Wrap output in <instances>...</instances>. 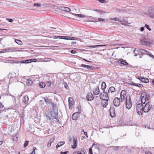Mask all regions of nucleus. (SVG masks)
Here are the masks:
<instances>
[{
  "mask_svg": "<svg viewBox=\"0 0 154 154\" xmlns=\"http://www.w3.org/2000/svg\"><path fill=\"white\" fill-rule=\"evenodd\" d=\"M150 98L149 95L146 92H143L141 95V101L143 104L148 101Z\"/></svg>",
  "mask_w": 154,
  "mask_h": 154,
  "instance_id": "obj_1",
  "label": "nucleus"
},
{
  "mask_svg": "<svg viewBox=\"0 0 154 154\" xmlns=\"http://www.w3.org/2000/svg\"><path fill=\"white\" fill-rule=\"evenodd\" d=\"M125 100V106L126 108L128 109H130L132 107V103L130 96L128 95Z\"/></svg>",
  "mask_w": 154,
  "mask_h": 154,
  "instance_id": "obj_2",
  "label": "nucleus"
},
{
  "mask_svg": "<svg viewBox=\"0 0 154 154\" xmlns=\"http://www.w3.org/2000/svg\"><path fill=\"white\" fill-rule=\"evenodd\" d=\"M136 111L139 115H142L143 110V106L142 104H137L136 106Z\"/></svg>",
  "mask_w": 154,
  "mask_h": 154,
  "instance_id": "obj_3",
  "label": "nucleus"
},
{
  "mask_svg": "<svg viewBox=\"0 0 154 154\" xmlns=\"http://www.w3.org/2000/svg\"><path fill=\"white\" fill-rule=\"evenodd\" d=\"M54 38H60L67 40H74L75 38L74 37L63 36H55L53 37Z\"/></svg>",
  "mask_w": 154,
  "mask_h": 154,
  "instance_id": "obj_4",
  "label": "nucleus"
},
{
  "mask_svg": "<svg viewBox=\"0 0 154 154\" xmlns=\"http://www.w3.org/2000/svg\"><path fill=\"white\" fill-rule=\"evenodd\" d=\"M152 107V106L151 103L149 102H148L146 104L143 108L144 112H148L151 109Z\"/></svg>",
  "mask_w": 154,
  "mask_h": 154,
  "instance_id": "obj_5",
  "label": "nucleus"
},
{
  "mask_svg": "<svg viewBox=\"0 0 154 154\" xmlns=\"http://www.w3.org/2000/svg\"><path fill=\"white\" fill-rule=\"evenodd\" d=\"M128 96V95H126V92L125 90H122L120 94L121 102L124 101Z\"/></svg>",
  "mask_w": 154,
  "mask_h": 154,
  "instance_id": "obj_6",
  "label": "nucleus"
},
{
  "mask_svg": "<svg viewBox=\"0 0 154 154\" xmlns=\"http://www.w3.org/2000/svg\"><path fill=\"white\" fill-rule=\"evenodd\" d=\"M100 97L101 100H108L109 99L108 94L106 92H105V91H103V94H100Z\"/></svg>",
  "mask_w": 154,
  "mask_h": 154,
  "instance_id": "obj_7",
  "label": "nucleus"
},
{
  "mask_svg": "<svg viewBox=\"0 0 154 154\" xmlns=\"http://www.w3.org/2000/svg\"><path fill=\"white\" fill-rule=\"evenodd\" d=\"M46 118L47 119V120H52L51 118V110L49 109L48 110L46 111L45 113V114Z\"/></svg>",
  "mask_w": 154,
  "mask_h": 154,
  "instance_id": "obj_8",
  "label": "nucleus"
},
{
  "mask_svg": "<svg viewBox=\"0 0 154 154\" xmlns=\"http://www.w3.org/2000/svg\"><path fill=\"white\" fill-rule=\"evenodd\" d=\"M51 118L52 120L54 119H55L57 120L58 119V112L57 111L55 112L54 111H51Z\"/></svg>",
  "mask_w": 154,
  "mask_h": 154,
  "instance_id": "obj_9",
  "label": "nucleus"
},
{
  "mask_svg": "<svg viewBox=\"0 0 154 154\" xmlns=\"http://www.w3.org/2000/svg\"><path fill=\"white\" fill-rule=\"evenodd\" d=\"M120 100L119 98L115 97L113 100V104L114 106L116 107L119 106L120 105Z\"/></svg>",
  "mask_w": 154,
  "mask_h": 154,
  "instance_id": "obj_10",
  "label": "nucleus"
},
{
  "mask_svg": "<svg viewBox=\"0 0 154 154\" xmlns=\"http://www.w3.org/2000/svg\"><path fill=\"white\" fill-rule=\"evenodd\" d=\"M137 79H139L143 82L145 83H147L149 82V80L148 79L144 78L141 76L138 77Z\"/></svg>",
  "mask_w": 154,
  "mask_h": 154,
  "instance_id": "obj_11",
  "label": "nucleus"
},
{
  "mask_svg": "<svg viewBox=\"0 0 154 154\" xmlns=\"http://www.w3.org/2000/svg\"><path fill=\"white\" fill-rule=\"evenodd\" d=\"M116 92V89L114 87L111 86L109 88L108 91V93L109 95L112 94H114Z\"/></svg>",
  "mask_w": 154,
  "mask_h": 154,
  "instance_id": "obj_12",
  "label": "nucleus"
},
{
  "mask_svg": "<svg viewBox=\"0 0 154 154\" xmlns=\"http://www.w3.org/2000/svg\"><path fill=\"white\" fill-rule=\"evenodd\" d=\"M86 98L88 101H91L94 99V97L93 94L91 93H89L86 96Z\"/></svg>",
  "mask_w": 154,
  "mask_h": 154,
  "instance_id": "obj_13",
  "label": "nucleus"
},
{
  "mask_svg": "<svg viewBox=\"0 0 154 154\" xmlns=\"http://www.w3.org/2000/svg\"><path fill=\"white\" fill-rule=\"evenodd\" d=\"M110 115L112 117H114L116 116L115 110L113 107H110L109 109Z\"/></svg>",
  "mask_w": 154,
  "mask_h": 154,
  "instance_id": "obj_14",
  "label": "nucleus"
},
{
  "mask_svg": "<svg viewBox=\"0 0 154 154\" xmlns=\"http://www.w3.org/2000/svg\"><path fill=\"white\" fill-rule=\"evenodd\" d=\"M45 61L44 59H33L30 60V62H44Z\"/></svg>",
  "mask_w": 154,
  "mask_h": 154,
  "instance_id": "obj_15",
  "label": "nucleus"
},
{
  "mask_svg": "<svg viewBox=\"0 0 154 154\" xmlns=\"http://www.w3.org/2000/svg\"><path fill=\"white\" fill-rule=\"evenodd\" d=\"M93 92L94 94L95 95H97L99 94L100 91L99 87L97 86H96L93 90Z\"/></svg>",
  "mask_w": 154,
  "mask_h": 154,
  "instance_id": "obj_16",
  "label": "nucleus"
},
{
  "mask_svg": "<svg viewBox=\"0 0 154 154\" xmlns=\"http://www.w3.org/2000/svg\"><path fill=\"white\" fill-rule=\"evenodd\" d=\"M79 116V114L78 112H76L73 114L72 116V119L73 120H77Z\"/></svg>",
  "mask_w": 154,
  "mask_h": 154,
  "instance_id": "obj_17",
  "label": "nucleus"
},
{
  "mask_svg": "<svg viewBox=\"0 0 154 154\" xmlns=\"http://www.w3.org/2000/svg\"><path fill=\"white\" fill-rule=\"evenodd\" d=\"M73 145L72 146V148L74 149L75 148L77 147V138L76 137H73Z\"/></svg>",
  "mask_w": 154,
  "mask_h": 154,
  "instance_id": "obj_18",
  "label": "nucleus"
},
{
  "mask_svg": "<svg viewBox=\"0 0 154 154\" xmlns=\"http://www.w3.org/2000/svg\"><path fill=\"white\" fill-rule=\"evenodd\" d=\"M22 100L25 104H27L29 100V98L28 96H23L22 98Z\"/></svg>",
  "mask_w": 154,
  "mask_h": 154,
  "instance_id": "obj_19",
  "label": "nucleus"
},
{
  "mask_svg": "<svg viewBox=\"0 0 154 154\" xmlns=\"http://www.w3.org/2000/svg\"><path fill=\"white\" fill-rule=\"evenodd\" d=\"M61 11L66 12H69L71 11V10L68 7H61Z\"/></svg>",
  "mask_w": 154,
  "mask_h": 154,
  "instance_id": "obj_20",
  "label": "nucleus"
},
{
  "mask_svg": "<svg viewBox=\"0 0 154 154\" xmlns=\"http://www.w3.org/2000/svg\"><path fill=\"white\" fill-rule=\"evenodd\" d=\"M68 102L69 108L71 109V107H72L73 103V98L71 97H69L68 99Z\"/></svg>",
  "mask_w": 154,
  "mask_h": 154,
  "instance_id": "obj_21",
  "label": "nucleus"
},
{
  "mask_svg": "<svg viewBox=\"0 0 154 154\" xmlns=\"http://www.w3.org/2000/svg\"><path fill=\"white\" fill-rule=\"evenodd\" d=\"M148 13L150 17L152 18H154V10L151 9L148 11Z\"/></svg>",
  "mask_w": 154,
  "mask_h": 154,
  "instance_id": "obj_22",
  "label": "nucleus"
},
{
  "mask_svg": "<svg viewBox=\"0 0 154 154\" xmlns=\"http://www.w3.org/2000/svg\"><path fill=\"white\" fill-rule=\"evenodd\" d=\"M102 101L101 103V105L103 107H106V106L108 105V101L106 100H102Z\"/></svg>",
  "mask_w": 154,
  "mask_h": 154,
  "instance_id": "obj_23",
  "label": "nucleus"
},
{
  "mask_svg": "<svg viewBox=\"0 0 154 154\" xmlns=\"http://www.w3.org/2000/svg\"><path fill=\"white\" fill-rule=\"evenodd\" d=\"M119 61L120 63L122 64L123 65L127 66L128 65V63H127L125 60H124L122 59H120L119 60Z\"/></svg>",
  "mask_w": 154,
  "mask_h": 154,
  "instance_id": "obj_24",
  "label": "nucleus"
},
{
  "mask_svg": "<svg viewBox=\"0 0 154 154\" xmlns=\"http://www.w3.org/2000/svg\"><path fill=\"white\" fill-rule=\"evenodd\" d=\"M26 82V85L28 86L31 85L33 83L32 81L30 79H27Z\"/></svg>",
  "mask_w": 154,
  "mask_h": 154,
  "instance_id": "obj_25",
  "label": "nucleus"
},
{
  "mask_svg": "<svg viewBox=\"0 0 154 154\" xmlns=\"http://www.w3.org/2000/svg\"><path fill=\"white\" fill-rule=\"evenodd\" d=\"M101 87V89L103 90V91H105V89L106 88V83L104 82H103L102 83Z\"/></svg>",
  "mask_w": 154,
  "mask_h": 154,
  "instance_id": "obj_26",
  "label": "nucleus"
},
{
  "mask_svg": "<svg viewBox=\"0 0 154 154\" xmlns=\"http://www.w3.org/2000/svg\"><path fill=\"white\" fill-rule=\"evenodd\" d=\"M65 143V142L64 141H61L59 142L58 143L57 145L56 146V148H58V147L61 146L62 145H63V144H64Z\"/></svg>",
  "mask_w": 154,
  "mask_h": 154,
  "instance_id": "obj_27",
  "label": "nucleus"
},
{
  "mask_svg": "<svg viewBox=\"0 0 154 154\" xmlns=\"http://www.w3.org/2000/svg\"><path fill=\"white\" fill-rule=\"evenodd\" d=\"M46 86L45 83L43 82H40L39 84V87L41 88H43Z\"/></svg>",
  "mask_w": 154,
  "mask_h": 154,
  "instance_id": "obj_28",
  "label": "nucleus"
},
{
  "mask_svg": "<svg viewBox=\"0 0 154 154\" xmlns=\"http://www.w3.org/2000/svg\"><path fill=\"white\" fill-rule=\"evenodd\" d=\"M131 85H134L135 86H136L137 87H142L143 85H142L140 84L139 83H135L134 82H131Z\"/></svg>",
  "mask_w": 154,
  "mask_h": 154,
  "instance_id": "obj_29",
  "label": "nucleus"
},
{
  "mask_svg": "<svg viewBox=\"0 0 154 154\" xmlns=\"http://www.w3.org/2000/svg\"><path fill=\"white\" fill-rule=\"evenodd\" d=\"M139 51L143 54H147L149 55V54L147 53L148 52L145 50L141 49Z\"/></svg>",
  "mask_w": 154,
  "mask_h": 154,
  "instance_id": "obj_30",
  "label": "nucleus"
},
{
  "mask_svg": "<svg viewBox=\"0 0 154 154\" xmlns=\"http://www.w3.org/2000/svg\"><path fill=\"white\" fill-rule=\"evenodd\" d=\"M73 154H85V153L83 151H81L74 152Z\"/></svg>",
  "mask_w": 154,
  "mask_h": 154,
  "instance_id": "obj_31",
  "label": "nucleus"
},
{
  "mask_svg": "<svg viewBox=\"0 0 154 154\" xmlns=\"http://www.w3.org/2000/svg\"><path fill=\"white\" fill-rule=\"evenodd\" d=\"M44 101L47 105L50 104L51 101V100H49L47 98H45Z\"/></svg>",
  "mask_w": 154,
  "mask_h": 154,
  "instance_id": "obj_32",
  "label": "nucleus"
},
{
  "mask_svg": "<svg viewBox=\"0 0 154 154\" xmlns=\"http://www.w3.org/2000/svg\"><path fill=\"white\" fill-rule=\"evenodd\" d=\"M105 45H94L93 46H88L90 48H96L97 47H101V46H105Z\"/></svg>",
  "mask_w": 154,
  "mask_h": 154,
  "instance_id": "obj_33",
  "label": "nucleus"
},
{
  "mask_svg": "<svg viewBox=\"0 0 154 154\" xmlns=\"http://www.w3.org/2000/svg\"><path fill=\"white\" fill-rule=\"evenodd\" d=\"M150 42L147 40H145L144 41L143 44L145 45H149Z\"/></svg>",
  "mask_w": 154,
  "mask_h": 154,
  "instance_id": "obj_34",
  "label": "nucleus"
},
{
  "mask_svg": "<svg viewBox=\"0 0 154 154\" xmlns=\"http://www.w3.org/2000/svg\"><path fill=\"white\" fill-rule=\"evenodd\" d=\"M113 149L115 150H118L119 149L121 148V147L119 146H113Z\"/></svg>",
  "mask_w": 154,
  "mask_h": 154,
  "instance_id": "obj_35",
  "label": "nucleus"
},
{
  "mask_svg": "<svg viewBox=\"0 0 154 154\" xmlns=\"http://www.w3.org/2000/svg\"><path fill=\"white\" fill-rule=\"evenodd\" d=\"M73 15L78 16V17H84V16L80 14H73Z\"/></svg>",
  "mask_w": 154,
  "mask_h": 154,
  "instance_id": "obj_36",
  "label": "nucleus"
},
{
  "mask_svg": "<svg viewBox=\"0 0 154 154\" xmlns=\"http://www.w3.org/2000/svg\"><path fill=\"white\" fill-rule=\"evenodd\" d=\"M15 41L16 43L19 45H21L22 43V42L19 39H16L15 40Z\"/></svg>",
  "mask_w": 154,
  "mask_h": 154,
  "instance_id": "obj_37",
  "label": "nucleus"
},
{
  "mask_svg": "<svg viewBox=\"0 0 154 154\" xmlns=\"http://www.w3.org/2000/svg\"><path fill=\"white\" fill-rule=\"evenodd\" d=\"M29 143V141H26L25 143L24 144L23 147L24 148H25L28 145Z\"/></svg>",
  "mask_w": 154,
  "mask_h": 154,
  "instance_id": "obj_38",
  "label": "nucleus"
},
{
  "mask_svg": "<svg viewBox=\"0 0 154 154\" xmlns=\"http://www.w3.org/2000/svg\"><path fill=\"white\" fill-rule=\"evenodd\" d=\"M47 84L48 86H50L51 85H53V83L51 82L50 81H48L47 82Z\"/></svg>",
  "mask_w": 154,
  "mask_h": 154,
  "instance_id": "obj_39",
  "label": "nucleus"
},
{
  "mask_svg": "<svg viewBox=\"0 0 154 154\" xmlns=\"http://www.w3.org/2000/svg\"><path fill=\"white\" fill-rule=\"evenodd\" d=\"M22 63H29L30 62V60H27L24 61H21Z\"/></svg>",
  "mask_w": 154,
  "mask_h": 154,
  "instance_id": "obj_40",
  "label": "nucleus"
},
{
  "mask_svg": "<svg viewBox=\"0 0 154 154\" xmlns=\"http://www.w3.org/2000/svg\"><path fill=\"white\" fill-rule=\"evenodd\" d=\"M144 27L149 31H150L151 30V29L149 27V26L147 24H145V25Z\"/></svg>",
  "mask_w": 154,
  "mask_h": 154,
  "instance_id": "obj_41",
  "label": "nucleus"
},
{
  "mask_svg": "<svg viewBox=\"0 0 154 154\" xmlns=\"http://www.w3.org/2000/svg\"><path fill=\"white\" fill-rule=\"evenodd\" d=\"M54 137H52L50 139L49 142L50 143H52L54 142Z\"/></svg>",
  "mask_w": 154,
  "mask_h": 154,
  "instance_id": "obj_42",
  "label": "nucleus"
},
{
  "mask_svg": "<svg viewBox=\"0 0 154 154\" xmlns=\"http://www.w3.org/2000/svg\"><path fill=\"white\" fill-rule=\"evenodd\" d=\"M63 84L64 85V86L65 88H66V89H67L68 88V86L67 84L65 82H64V83H63Z\"/></svg>",
  "mask_w": 154,
  "mask_h": 154,
  "instance_id": "obj_43",
  "label": "nucleus"
},
{
  "mask_svg": "<svg viewBox=\"0 0 154 154\" xmlns=\"http://www.w3.org/2000/svg\"><path fill=\"white\" fill-rule=\"evenodd\" d=\"M41 5L39 3H36L34 4V6H35L40 7Z\"/></svg>",
  "mask_w": 154,
  "mask_h": 154,
  "instance_id": "obj_44",
  "label": "nucleus"
},
{
  "mask_svg": "<svg viewBox=\"0 0 154 154\" xmlns=\"http://www.w3.org/2000/svg\"><path fill=\"white\" fill-rule=\"evenodd\" d=\"M89 152L90 154H93L91 148H89Z\"/></svg>",
  "mask_w": 154,
  "mask_h": 154,
  "instance_id": "obj_45",
  "label": "nucleus"
},
{
  "mask_svg": "<svg viewBox=\"0 0 154 154\" xmlns=\"http://www.w3.org/2000/svg\"><path fill=\"white\" fill-rule=\"evenodd\" d=\"M51 104V105L52 106V107H53V108H54V107L56 105L54 104V103H53L51 101V103H50Z\"/></svg>",
  "mask_w": 154,
  "mask_h": 154,
  "instance_id": "obj_46",
  "label": "nucleus"
},
{
  "mask_svg": "<svg viewBox=\"0 0 154 154\" xmlns=\"http://www.w3.org/2000/svg\"><path fill=\"white\" fill-rule=\"evenodd\" d=\"M8 21L10 23H12L13 21V20L11 19H7Z\"/></svg>",
  "mask_w": 154,
  "mask_h": 154,
  "instance_id": "obj_47",
  "label": "nucleus"
},
{
  "mask_svg": "<svg viewBox=\"0 0 154 154\" xmlns=\"http://www.w3.org/2000/svg\"><path fill=\"white\" fill-rule=\"evenodd\" d=\"M51 143H50L49 142H48L47 144V147H50L51 146Z\"/></svg>",
  "mask_w": 154,
  "mask_h": 154,
  "instance_id": "obj_48",
  "label": "nucleus"
},
{
  "mask_svg": "<svg viewBox=\"0 0 154 154\" xmlns=\"http://www.w3.org/2000/svg\"><path fill=\"white\" fill-rule=\"evenodd\" d=\"M76 52V51H75V50H72L71 51V53H72V54H75Z\"/></svg>",
  "mask_w": 154,
  "mask_h": 154,
  "instance_id": "obj_49",
  "label": "nucleus"
},
{
  "mask_svg": "<svg viewBox=\"0 0 154 154\" xmlns=\"http://www.w3.org/2000/svg\"><path fill=\"white\" fill-rule=\"evenodd\" d=\"M87 66H87L86 68L87 69H91V68H92V67L90 66L87 65Z\"/></svg>",
  "mask_w": 154,
  "mask_h": 154,
  "instance_id": "obj_50",
  "label": "nucleus"
},
{
  "mask_svg": "<svg viewBox=\"0 0 154 154\" xmlns=\"http://www.w3.org/2000/svg\"><path fill=\"white\" fill-rule=\"evenodd\" d=\"M145 154H152V153L148 151H146L145 152Z\"/></svg>",
  "mask_w": 154,
  "mask_h": 154,
  "instance_id": "obj_51",
  "label": "nucleus"
},
{
  "mask_svg": "<svg viewBox=\"0 0 154 154\" xmlns=\"http://www.w3.org/2000/svg\"><path fill=\"white\" fill-rule=\"evenodd\" d=\"M98 21H103L104 20L103 19L101 18H98Z\"/></svg>",
  "mask_w": 154,
  "mask_h": 154,
  "instance_id": "obj_52",
  "label": "nucleus"
},
{
  "mask_svg": "<svg viewBox=\"0 0 154 154\" xmlns=\"http://www.w3.org/2000/svg\"><path fill=\"white\" fill-rule=\"evenodd\" d=\"M81 66L82 67H85V68H87V66H88L87 65L83 64H82Z\"/></svg>",
  "mask_w": 154,
  "mask_h": 154,
  "instance_id": "obj_53",
  "label": "nucleus"
},
{
  "mask_svg": "<svg viewBox=\"0 0 154 154\" xmlns=\"http://www.w3.org/2000/svg\"><path fill=\"white\" fill-rule=\"evenodd\" d=\"M68 152V151H66L65 152H61V154H67V153Z\"/></svg>",
  "mask_w": 154,
  "mask_h": 154,
  "instance_id": "obj_54",
  "label": "nucleus"
},
{
  "mask_svg": "<svg viewBox=\"0 0 154 154\" xmlns=\"http://www.w3.org/2000/svg\"><path fill=\"white\" fill-rule=\"evenodd\" d=\"M84 134L86 136L87 138L88 137V136L87 134V133L86 132H84Z\"/></svg>",
  "mask_w": 154,
  "mask_h": 154,
  "instance_id": "obj_55",
  "label": "nucleus"
},
{
  "mask_svg": "<svg viewBox=\"0 0 154 154\" xmlns=\"http://www.w3.org/2000/svg\"><path fill=\"white\" fill-rule=\"evenodd\" d=\"M37 149H36V148L34 147L33 148V151H32V152H35V151Z\"/></svg>",
  "mask_w": 154,
  "mask_h": 154,
  "instance_id": "obj_56",
  "label": "nucleus"
},
{
  "mask_svg": "<svg viewBox=\"0 0 154 154\" xmlns=\"http://www.w3.org/2000/svg\"><path fill=\"white\" fill-rule=\"evenodd\" d=\"M144 28L143 27H141L140 28V31H143L144 30Z\"/></svg>",
  "mask_w": 154,
  "mask_h": 154,
  "instance_id": "obj_57",
  "label": "nucleus"
},
{
  "mask_svg": "<svg viewBox=\"0 0 154 154\" xmlns=\"http://www.w3.org/2000/svg\"><path fill=\"white\" fill-rule=\"evenodd\" d=\"M3 107V106L2 103H0V108H2Z\"/></svg>",
  "mask_w": 154,
  "mask_h": 154,
  "instance_id": "obj_58",
  "label": "nucleus"
},
{
  "mask_svg": "<svg viewBox=\"0 0 154 154\" xmlns=\"http://www.w3.org/2000/svg\"><path fill=\"white\" fill-rule=\"evenodd\" d=\"M149 55L151 57H152L154 59V56L152 55L151 54H150Z\"/></svg>",
  "mask_w": 154,
  "mask_h": 154,
  "instance_id": "obj_59",
  "label": "nucleus"
},
{
  "mask_svg": "<svg viewBox=\"0 0 154 154\" xmlns=\"http://www.w3.org/2000/svg\"><path fill=\"white\" fill-rule=\"evenodd\" d=\"M96 11H97V12H101V10H95Z\"/></svg>",
  "mask_w": 154,
  "mask_h": 154,
  "instance_id": "obj_60",
  "label": "nucleus"
},
{
  "mask_svg": "<svg viewBox=\"0 0 154 154\" xmlns=\"http://www.w3.org/2000/svg\"><path fill=\"white\" fill-rule=\"evenodd\" d=\"M85 139V137L84 136H82L81 137V139L82 140H83L84 139Z\"/></svg>",
  "mask_w": 154,
  "mask_h": 154,
  "instance_id": "obj_61",
  "label": "nucleus"
},
{
  "mask_svg": "<svg viewBox=\"0 0 154 154\" xmlns=\"http://www.w3.org/2000/svg\"><path fill=\"white\" fill-rule=\"evenodd\" d=\"M111 20H114L115 21H116L117 20V19L116 18H113V19H111Z\"/></svg>",
  "mask_w": 154,
  "mask_h": 154,
  "instance_id": "obj_62",
  "label": "nucleus"
},
{
  "mask_svg": "<svg viewBox=\"0 0 154 154\" xmlns=\"http://www.w3.org/2000/svg\"><path fill=\"white\" fill-rule=\"evenodd\" d=\"M2 143H3V141H0V146L2 144Z\"/></svg>",
  "mask_w": 154,
  "mask_h": 154,
  "instance_id": "obj_63",
  "label": "nucleus"
},
{
  "mask_svg": "<svg viewBox=\"0 0 154 154\" xmlns=\"http://www.w3.org/2000/svg\"><path fill=\"white\" fill-rule=\"evenodd\" d=\"M152 84H153V85H154V79H153V80H152Z\"/></svg>",
  "mask_w": 154,
  "mask_h": 154,
  "instance_id": "obj_64",
  "label": "nucleus"
}]
</instances>
